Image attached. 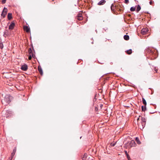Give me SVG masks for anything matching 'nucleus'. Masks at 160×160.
<instances>
[{
  "label": "nucleus",
  "instance_id": "nucleus-1",
  "mask_svg": "<svg viewBox=\"0 0 160 160\" xmlns=\"http://www.w3.org/2000/svg\"><path fill=\"white\" fill-rule=\"evenodd\" d=\"M141 122L140 123L138 124V127L141 130H142L145 127L146 119L144 118L141 117Z\"/></svg>",
  "mask_w": 160,
  "mask_h": 160
},
{
  "label": "nucleus",
  "instance_id": "nucleus-2",
  "mask_svg": "<svg viewBox=\"0 0 160 160\" xmlns=\"http://www.w3.org/2000/svg\"><path fill=\"white\" fill-rule=\"evenodd\" d=\"M147 51L148 52L151 53L154 58H156L157 57L158 55V53L157 50L154 49L150 50L148 49Z\"/></svg>",
  "mask_w": 160,
  "mask_h": 160
},
{
  "label": "nucleus",
  "instance_id": "nucleus-3",
  "mask_svg": "<svg viewBox=\"0 0 160 160\" xmlns=\"http://www.w3.org/2000/svg\"><path fill=\"white\" fill-rule=\"evenodd\" d=\"M148 31V29L147 28H143L141 31V33L142 34H145Z\"/></svg>",
  "mask_w": 160,
  "mask_h": 160
},
{
  "label": "nucleus",
  "instance_id": "nucleus-4",
  "mask_svg": "<svg viewBox=\"0 0 160 160\" xmlns=\"http://www.w3.org/2000/svg\"><path fill=\"white\" fill-rule=\"evenodd\" d=\"M28 66L26 64H24L22 65L21 68V69L24 71H27L28 69Z\"/></svg>",
  "mask_w": 160,
  "mask_h": 160
},
{
  "label": "nucleus",
  "instance_id": "nucleus-5",
  "mask_svg": "<svg viewBox=\"0 0 160 160\" xmlns=\"http://www.w3.org/2000/svg\"><path fill=\"white\" fill-rule=\"evenodd\" d=\"M77 19L79 20H81L83 19V17L82 13H79L77 16Z\"/></svg>",
  "mask_w": 160,
  "mask_h": 160
},
{
  "label": "nucleus",
  "instance_id": "nucleus-6",
  "mask_svg": "<svg viewBox=\"0 0 160 160\" xmlns=\"http://www.w3.org/2000/svg\"><path fill=\"white\" fill-rule=\"evenodd\" d=\"M13 97L9 95H6L5 96V98L7 100H11L13 99Z\"/></svg>",
  "mask_w": 160,
  "mask_h": 160
},
{
  "label": "nucleus",
  "instance_id": "nucleus-7",
  "mask_svg": "<svg viewBox=\"0 0 160 160\" xmlns=\"http://www.w3.org/2000/svg\"><path fill=\"white\" fill-rule=\"evenodd\" d=\"M15 24L14 22H12L10 25L9 26V29L10 30H12L14 27Z\"/></svg>",
  "mask_w": 160,
  "mask_h": 160
},
{
  "label": "nucleus",
  "instance_id": "nucleus-8",
  "mask_svg": "<svg viewBox=\"0 0 160 160\" xmlns=\"http://www.w3.org/2000/svg\"><path fill=\"white\" fill-rule=\"evenodd\" d=\"M24 30L27 32H29L30 31V28L27 26H24Z\"/></svg>",
  "mask_w": 160,
  "mask_h": 160
},
{
  "label": "nucleus",
  "instance_id": "nucleus-9",
  "mask_svg": "<svg viewBox=\"0 0 160 160\" xmlns=\"http://www.w3.org/2000/svg\"><path fill=\"white\" fill-rule=\"evenodd\" d=\"M106 1L105 0H102L100 1L98 4L99 5H103L106 2Z\"/></svg>",
  "mask_w": 160,
  "mask_h": 160
},
{
  "label": "nucleus",
  "instance_id": "nucleus-10",
  "mask_svg": "<svg viewBox=\"0 0 160 160\" xmlns=\"http://www.w3.org/2000/svg\"><path fill=\"white\" fill-rule=\"evenodd\" d=\"M11 101H2V102L3 104H4L5 105H7Z\"/></svg>",
  "mask_w": 160,
  "mask_h": 160
},
{
  "label": "nucleus",
  "instance_id": "nucleus-11",
  "mask_svg": "<svg viewBox=\"0 0 160 160\" xmlns=\"http://www.w3.org/2000/svg\"><path fill=\"white\" fill-rule=\"evenodd\" d=\"M38 70L39 71L40 74L42 75L43 74V72L42 70V69L40 66H38Z\"/></svg>",
  "mask_w": 160,
  "mask_h": 160
},
{
  "label": "nucleus",
  "instance_id": "nucleus-12",
  "mask_svg": "<svg viewBox=\"0 0 160 160\" xmlns=\"http://www.w3.org/2000/svg\"><path fill=\"white\" fill-rule=\"evenodd\" d=\"M130 145L131 147L134 146H135V145L136 144L135 143L134 141H131L130 143Z\"/></svg>",
  "mask_w": 160,
  "mask_h": 160
},
{
  "label": "nucleus",
  "instance_id": "nucleus-13",
  "mask_svg": "<svg viewBox=\"0 0 160 160\" xmlns=\"http://www.w3.org/2000/svg\"><path fill=\"white\" fill-rule=\"evenodd\" d=\"M8 20H10L12 18V14L11 13H8Z\"/></svg>",
  "mask_w": 160,
  "mask_h": 160
},
{
  "label": "nucleus",
  "instance_id": "nucleus-14",
  "mask_svg": "<svg viewBox=\"0 0 160 160\" xmlns=\"http://www.w3.org/2000/svg\"><path fill=\"white\" fill-rule=\"evenodd\" d=\"M16 151V148H14L12 152L11 153V156L13 157V156L14 155Z\"/></svg>",
  "mask_w": 160,
  "mask_h": 160
},
{
  "label": "nucleus",
  "instance_id": "nucleus-15",
  "mask_svg": "<svg viewBox=\"0 0 160 160\" xmlns=\"http://www.w3.org/2000/svg\"><path fill=\"white\" fill-rule=\"evenodd\" d=\"M124 38L126 40H128L129 39V36L127 35H125L124 36Z\"/></svg>",
  "mask_w": 160,
  "mask_h": 160
},
{
  "label": "nucleus",
  "instance_id": "nucleus-16",
  "mask_svg": "<svg viewBox=\"0 0 160 160\" xmlns=\"http://www.w3.org/2000/svg\"><path fill=\"white\" fill-rule=\"evenodd\" d=\"M141 7L139 5H138L137 6V8L136 9V11L138 12L141 9Z\"/></svg>",
  "mask_w": 160,
  "mask_h": 160
},
{
  "label": "nucleus",
  "instance_id": "nucleus-17",
  "mask_svg": "<svg viewBox=\"0 0 160 160\" xmlns=\"http://www.w3.org/2000/svg\"><path fill=\"white\" fill-rule=\"evenodd\" d=\"M28 52L29 53V55H32V56H33V54L31 48H29L28 50Z\"/></svg>",
  "mask_w": 160,
  "mask_h": 160
},
{
  "label": "nucleus",
  "instance_id": "nucleus-18",
  "mask_svg": "<svg viewBox=\"0 0 160 160\" xmlns=\"http://www.w3.org/2000/svg\"><path fill=\"white\" fill-rule=\"evenodd\" d=\"M127 53L128 54H130L132 53V50L131 49H130L129 50H127L126 51Z\"/></svg>",
  "mask_w": 160,
  "mask_h": 160
},
{
  "label": "nucleus",
  "instance_id": "nucleus-19",
  "mask_svg": "<svg viewBox=\"0 0 160 160\" xmlns=\"http://www.w3.org/2000/svg\"><path fill=\"white\" fill-rule=\"evenodd\" d=\"M142 110L143 111H145V110H146V106H142Z\"/></svg>",
  "mask_w": 160,
  "mask_h": 160
},
{
  "label": "nucleus",
  "instance_id": "nucleus-20",
  "mask_svg": "<svg viewBox=\"0 0 160 160\" xmlns=\"http://www.w3.org/2000/svg\"><path fill=\"white\" fill-rule=\"evenodd\" d=\"M7 13L6 12H3V11L2 12V13L1 14V15L2 16L3 18L5 17Z\"/></svg>",
  "mask_w": 160,
  "mask_h": 160
},
{
  "label": "nucleus",
  "instance_id": "nucleus-21",
  "mask_svg": "<svg viewBox=\"0 0 160 160\" xmlns=\"http://www.w3.org/2000/svg\"><path fill=\"white\" fill-rule=\"evenodd\" d=\"M135 140L137 142V143L138 144H140V141H139V138H138V137H136V139H135Z\"/></svg>",
  "mask_w": 160,
  "mask_h": 160
},
{
  "label": "nucleus",
  "instance_id": "nucleus-22",
  "mask_svg": "<svg viewBox=\"0 0 160 160\" xmlns=\"http://www.w3.org/2000/svg\"><path fill=\"white\" fill-rule=\"evenodd\" d=\"M135 8L134 7H132L130 9V10L131 11H135Z\"/></svg>",
  "mask_w": 160,
  "mask_h": 160
},
{
  "label": "nucleus",
  "instance_id": "nucleus-23",
  "mask_svg": "<svg viewBox=\"0 0 160 160\" xmlns=\"http://www.w3.org/2000/svg\"><path fill=\"white\" fill-rule=\"evenodd\" d=\"M87 154H85L84 155L83 157H82V159H83L85 160V159L87 158Z\"/></svg>",
  "mask_w": 160,
  "mask_h": 160
},
{
  "label": "nucleus",
  "instance_id": "nucleus-24",
  "mask_svg": "<svg viewBox=\"0 0 160 160\" xmlns=\"http://www.w3.org/2000/svg\"><path fill=\"white\" fill-rule=\"evenodd\" d=\"M3 11L5 12H6L7 13V12H8V9L7 8H4Z\"/></svg>",
  "mask_w": 160,
  "mask_h": 160
},
{
  "label": "nucleus",
  "instance_id": "nucleus-25",
  "mask_svg": "<svg viewBox=\"0 0 160 160\" xmlns=\"http://www.w3.org/2000/svg\"><path fill=\"white\" fill-rule=\"evenodd\" d=\"M111 8L112 11H113L114 10V6L113 4L112 5L111 7Z\"/></svg>",
  "mask_w": 160,
  "mask_h": 160
},
{
  "label": "nucleus",
  "instance_id": "nucleus-26",
  "mask_svg": "<svg viewBox=\"0 0 160 160\" xmlns=\"http://www.w3.org/2000/svg\"><path fill=\"white\" fill-rule=\"evenodd\" d=\"M116 142L115 143H111L110 144V145L112 147H113L114 146L115 144H116Z\"/></svg>",
  "mask_w": 160,
  "mask_h": 160
},
{
  "label": "nucleus",
  "instance_id": "nucleus-27",
  "mask_svg": "<svg viewBox=\"0 0 160 160\" xmlns=\"http://www.w3.org/2000/svg\"><path fill=\"white\" fill-rule=\"evenodd\" d=\"M127 157L128 160H131V158H130V157L129 156V154L127 155Z\"/></svg>",
  "mask_w": 160,
  "mask_h": 160
},
{
  "label": "nucleus",
  "instance_id": "nucleus-28",
  "mask_svg": "<svg viewBox=\"0 0 160 160\" xmlns=\"http://www.w3.org/2000/svg\"><path fill=\"white\" fill-rule=\"evenodd\" d=\"M143 104L146 106L147 104L146 101H142Z\"/></svg>",
  "mask_w": 160,
  "mask_h": 160
},
{
  "label": "nucleus",
  "instance_id": "nucleus-29",
  "mask_svg": "<svg viewBox=\"0 0 160 160\" xmlns=\"http://www.w3.org/2000/svg\"><path fill=\"white\" fill-rule=\"evenodd\" d=\"M129 1L128 0H125L124 2L126 4H128L129 3Z\"/></svg>",
  "mask_w": 160,
  "mask_h": 160
},
{
  "label": "nucleus",
  "instance_id": "nucleus-30",
  "mask_svg": "<svg viewBox=\"0 0 160 160\" xmlns=\"http://www.w3.org/2000/svg\"><path fill=\"white\" fill-rule=\"evenodd\" d=\"M32 55H29V57H28V59L29 60H30L32 59Z\"/></svg>",
  "mask_w": 160,
  "mask_h": 160
},
{
  "label": "nucleus",
  "instance_id": "nucleus-31",
  "mask_svg": "<svg viewBox=\"0 0 160 160\" xmlns=\"http://www.w3.org/2000/svg\"><path fill=\"white\" fill-rule=\"evenodd\" d=\"M6 0H3L2 1L3 3H4L6 2Z\"/></svg>",
  "mask_w": 160,
  "mask_h": 160
},
{
  "label": "nucleus",
  "instance_id": "nucleus-32",
  "mask_svg": "<svg viewBox=\"0 0 160 160\" xmlns=\"http://www.w3.org/2000/svg\"><path fill=\"white\" fill-rule=\"evenodd\" d=\"M149 3L150 5H152V0L150 1Z\"/></svg>",
  "mask_w": 160,
  "mask_h": 160
},
{
  "label": "nucleus",
  "instance_id": "nucleus-33",
  "mask_svg": "<svg viewBox=\"0 0 160 160\" xmlns=\"http://www.w3.org/2000/svg\"><path fill=\"white\" fill-rule=\"evenodd\" d=\"M124 152L126 156L128 154L127 152L126 151H125Z\"/></svg>",
  "mask_w": 160,
  "mask_h": 160
},
{
  "label": "nucleus",
  "instance_id": "nucleus-34",
  "mask_svg": "<svg viewBox=\"0 0 160 160\" xmlns=\"http://www.w3.org/2000/svg\"><path fill=\"white\" fill-rule=\"evenodd\" d=\"M12 158H13V157L11 156V158H9V160H12Z\"/></svg>",
  "mask_w": 160,
  "mask_h": 160
},
{
  "label": "nucleus",
  "instance_id": "nucleus-35",
  "mask_svg": "<svg viewBox=\"0 0 160 160\" xmlns=\"http://www.w3.org/2000/svg\"><path fill=\"white\" fill-rule=\"evenodd\" d=\"M139 119H140V118H138L137 119V121H138L139 120Z\"/></svg>",
  "mask_w": 160,
  "mask_h": 160
},
{
  "label": "nucleus",
  "instance_id": "nucleus-36",
  "mask_svg": "<svg viewBox=\"0 0 160 160\" xmlns=\"http://www.w3.org/2000/svg\"><path fill=\"white\" fill-rule=\"evenodd\" d=\"M100 106L101 108H102V105L101 104Z\"/></svg>",
  "mask_w": 160,
  "mask_h": 160
},
{
  "label": "nucleus",
  "instance_id": "nucleus-37",
  "mask_svg": "<svg viewBox=\"0 0 160 160\" xmlns=\"http://www.w3.org/2000/svg\"><path fill=\"white\" fill-rule=\"evenodd\" d=\"M155 71H156V72H157V71H158V70L157 69H156V68L155 69Z\"/></svg>",
  "mask_w": 160,
  "mask_h": 160
},
{
  "label": "nucleus",
  "instance_id": "nucleus-38",
  "mask_svg": "<svg viewBox=\"0 0 160 160\" xmlns=\"http://www.w3.org/2000/svg\"><path fill=\"white\" fill-rule=\"evenodd\" d=\"M154 113V112H151V113L152 114L153 113Z\"/></svg>",
  "mask_w": 160,
  "mask_h": 160
},
{
  "label": "nucleus",
  "instance_id": "nucleus-39",
  "mask_svg": "<svg viewBox=\"0 0 160 160\" xmlns=\"http://www.w3.org/2000/svg\"><path fill=\"white\" fill-rule=\"evenodd\" d=\"M154 113V112H151V113L152 114L153 113Z\"/></svg>",
  "mask_w": 160,
  "mask_h": 160
},
{
  "label": "nucleus",
  "instance_id": "nucleus-40",
  "mask_svg": "<svg viewBox=\"0 0 160 160\" xmlns=\"http://www.w3.org/2000/svg\"><path fill=\"white\" fill-rule=\"evenodd\" d=\"M142 100H145L144 98H142Z\"/></svg>",
  "mask_w": 160,
  "mask_h": 160
}]
</instances>
